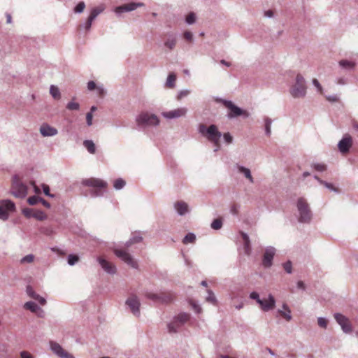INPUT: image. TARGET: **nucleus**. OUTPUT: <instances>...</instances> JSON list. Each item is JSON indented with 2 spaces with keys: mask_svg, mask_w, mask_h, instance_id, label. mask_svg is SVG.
I'll use <instances>...</instances> for the list:
<instances>
[{
  "mask_svg": "<svg viewBox=\"0 0 358 358\" xmlns=\"http://www.w3.org/2000/svg\"><path fill=\"white\" fill-rule=\"evenodd\" d=\"M125 185V182L124 179L120 178L113 182V187L115 190H120L124 188Z\"/></svg>",
  "mask_w": 358,
  "mask_h": 358,
  "instance_id": "f704fd0d",
  "label": "nucleus"
},
{
  "mask_svg": "<svg viewBox=\"0 0 358 358\" xmlns=\"http://www.w3.org/2000/svg\"><path fill=\"white\" fill-rule=\"evenodd\" d=\"M31 217L35 218L38 221H43L46 220L47 216L43 211L38 210L32 214Z\"/></svg>",
  "mask_w": 358,
  "mask_h": 358,
  "instance_id": "2f4dec72",
  "label": "nucleus"
},
{
  "mask_svg": "<svg viewBox=\"0 0 358 358\" xmlns=\"http://www.w3.org/2000/svg\"><path fill=\"white\" fill-rule=\"evenodd\" d=\"M34 260V256L31 254H29L22 257L21 260H20V263H21V264H31Z\"/></svg>",
  "mask_w": 358,
  "mask_h": 358,
  "instance_id": "c9c22d12",
  "label": "nucleus"
},
{
  "mask_svg": "<svg viewBox=\"0 0 358 358\" xmlns=\"http://www.w3.org/2000/svg\"><path fill=\"white\" fill-rule=\"evenodd\" d=\"M114 255L117 257L118 259L124 262V264L128 266L132 267V268H137V263L133 259L132 256L128 252H127L124 250L115 248L113 250Z\"/></svg>",
  "mask_w": 358,
  "mask_h": 358,
  "instance_id": "1a4fd4ad",
  "label": "nucleus"
},
{
  "mask_svg": "<svg viewBox=\"0 0 358 358\" xmlns=\"http://www.w3.org/2000/svg\"><path fill=\"white\" fill-rule=\"evenodd\" d=\"M271 124H272V120L269 117H264V129H265L266 136L271 135Z\"/></svg>",
  "mask_w": 358,
  "mask_h": 358,
  "instance_id": "c85d7f7f",
  "label": "nucleus"
},
{
  "mask_svg": "<svg viewBox=\"0 0 358 358\" xmlns=\"http://www.w3.org/2000/svg\"><path fill=\"white\" fill-rule=\"evenodd\" d=\"M85 120H87V125L90 127L93 124L92 120H93V114L92 113H87V115H85Z\"/></svg>",
  "mask_w": 358,
  "mask_h": 358,
  "instance_id": "bf43d9fd",
  "label": "nucleus"
},
{
  "mask_svg": "<svg viewBox=\"0 0 358 358\" xmlns=\"http://www.w3.org/2000/svg\"><path fill=\"white\" fill-rule=\"evenodd\" d=\"M208 292V296H206V301L212 303V304H216V297L213 294V292L211 289H208L206 291Z\"/></svg>",
  "mask_w": 358,
  "mask_h": 358,
  "instance_id": "58836bf2",
  "label": "nucleus"
},
{
  "mask_svg": "<svg viewBox=\"0 0 358 358\" xmlns=\"http://www.w3.org/2000/svg\"><path fill=\"white\" fill-rule=\"evenodd\" d=\"M312 167L319 172H324L325 170H327V166L322 163L314 164L312 165Z\"/></svg>",
  "mask_w": 358,
  "mask_h": 358,
  "instance_id": "37998d69",
  "label": "nucleus"
},
{
  "mask_svg": "<svg viewBox=\"0 0 358 358\" xmlns=\"http://www.w3.org/2000/svg\"><path fill=\"white\" fill-rule=\"evenodd\" d=\"M283 268L288 274H290L292 272V264H291V262L289 261L283 264Z\"/></svg>",
  "mask_w": 358,
  "mask_h": 358,
  "instance_id": "8fccbe9b",
  "label": "nucleus"
},
{
  "mask_svg": "<svg viewBox=\"0 0 358 358\" xmlns=\"http://www.w3.org/2000/svg\"><path fill=\"white\" fill-rule=\"evenodd\" d=\"M10 193L17 199H23L28 194V187L20 180L17 175L13 176Z\"/></svg>",
  "mask_w": 358,
  "mask_h": 358,
  "instance_id": "423d86ee",
  "label": "nucleus"
},
{
  "mask_svg": "<svg viewBox=\"0 0 358 358\" xmlns=\"http://www.w3.org/2000/svg\"><path fill=\"white\" fill-rule=\"evenodd\" d=\"M50 350L52 351V353H54L55 355L57 356L59 358H75L73 355L66 352V350L63 349L62 346L55 342H50Z\"/></svg>",
  "mask_w": 358,
  "mask_h": 358,
  "instance_id": "f8f14e48",
  "label": "nucleus"
},
{
  "mask_svg": "<svg viewBox=\"0 0 358 358\" xmlns=\"http://www.w3.org/2000/svg\"><path fill=\"white\" fill-rule=\"evenodd\" d=\"M15 210V204L10 199L0 201V220L6 221L9 218V213Z\"/></svg>",
  "mask_w": 358,
  "mask_h": 358,
  "instance_id": "6e6552de",
  "label": "nucleus"
},
{
  "mask_svg": "<svg viewBox=\"0 0 358 358\" xmlns=\"http://www.w3.org/2000/svg\"><path fill=\"white\" fill-rule=\"evenodd\" d=\"M187 113V108L182 107L168 112H163L162 116L166 120L178 119L179 117H185Z\"/></svg>",
  "mask_w": 358,
  "mask_h": 358,
  "instance_id": "4468645a",
  "label": "nucleus"
},
{
  "mask_svg": "<svg viewBox=\"0 0 358 358\" xmlns=\"http://www.w3.org/2000/svg\"><path fill=\"white\" fill-rule=\"evenodd\" d=\"M335 83L339 85H345L346 78H345L343 76L338 77L336 78V80H335Z\"/></svg>",
  "mask_w": 358,
  "mask_h": 358,
  "instance_id": "680f3d73",
  "label": "nucleus"
},
{
  "mask_svg": "<svg viewBox=\"0 0 358 358\" xmlns=\"http://www.w3.org/2000/svg\"><path fill=\"white\" fill-rule=\"evenodd\" d=\"M312 84L314 85L315 87H316L317 91L319 92V93H322L323 92V88L322 87L321 85L319 83V81L314 78L312 80Z\"/></svg>",
  "mask_w": 358,
  "mask_h": 358,
  "instance_id": "603ef678",
  "label": "nucleus"
},
{
  "mask_svg": "<svg viewBox=\"0 0 358 358\" xmlns=\"http://www.w3.org/2000/svg\"><path fill=\"white\" fill-rule=\"evenodd\" d=\"M182 324H180L178 322H171L167 324V329H169V332L171 334H174L178 331V329L180 328V326Z\"/></svg>",
  "mask_w": 358,
  "mask_h": 358,
  "instance_id": "7c9ffc66",
  "label": "nucleus"
},
{
  "mask_svg": "<svg viewBox=\"0 0 358 358\" xmlns=\"http://www.w3.org/2000/svg\"><path fill=\"white\" fill-rule=\"evenodd\" d=\"M26 293H27V295L29 296L30 298L38 301L41 306H44L46 303V300L36 294L30 285H27V287H26Z\"/></svg>",
  "mask_w": 358,
  "mask_h": 358,
  "instance_id": "5701e85b",
  "label": "nucleus"
},
{
  "mask_svg": "<svg viewBox=\"0 0 358 358\" xmlns=\"http://www.w3.org/2000/svg\"><path fill=\"white\" fill-rule=\"evenodd\" d=\"M83 146L87 149L90 154H94L96 152V147L92 140H85L83 141Z\"/></svg>",
  "mask_w": 358,
  "mask_h": 358,
  "instance_id": "c756f323",
  "label": "nucleus"
},
{
  "mask_svg": "<svg viewBox=\"0 0 358 358\" xmlns=\"http://www.w3.org/2000/svg\"><path fill=\"white\" fill-rule=\"evenodd\" d=\"M192 308H193L194 311L196 312V313H200L201 312V307L193 302L191 303Z\"/></svg>",
  "mask_w": 358,
  "mask_h": 358,
  "instance_id": "774afa93",
  "label": "nucleus"
},
{
  "mask_svg": "<svg viewBox=\"0 0 358 358\" xmlns=\"http://www.w3.org/2000/svg\"><path fill=\"white\" fill-rule=\"evenodd\" d=\"M307 93L306 80L301 74H296L294 81L290 85L289 94L294 99H304Z\"/></svg>",
  "mask_w": 358,
  "mask_h": 358,
  "instance_id": "f03ea898",
  "label": "nucleus"
},
{
  "mask_svg": "<svg viewBox=\"0 0 358 358\" xmlns=\"http://www.w3.org/2000/svg\"><path fill=\"white\" fill-rule=\"evenodd\" d=\"M24 308L30 310L32 313H36L41 310V308L38 305L33 301H28L24 304Z\"/></svg>",
  "mask_w": 358,
  "mask_h": 358,
  "instance_id": "bb28decb",
  "label": "nucleus"
},
{
  "mask_svg": "<svg viewBox=\"0 0 358 358\" xmlns=\"http://www.w3.org/2000/svg\"><path fill=\"white\" fill-rule=\"evenodd\" d=\"M85 8V3L83 1H80L76 6V7L74 8V11H75V13H80L84 10Z\"/></svg>",
  "mask_w": 358,
  "mask_h": 358,
  "instance_id": "a18cd8bd",
  "label": "nucleus"
},
{
  "mask_svg": "<svg viewBox=\"0 0 358 358\" xmlns=\"http://www.w3.org/2000/svg\"><path fill=\"white\" fill-rule=\"evenodd\" d=\"M296 212H298V221L301 223H309L313 217L310 208H309L308 203L306 199L299 198L296 200Z\"/></svg>",
  "mask_w": 358,
  "mask_h": 358,
  "instance_id": "20e7f679",
  "label": "nucleus"
},
{
  "mask_svg": "<svg viewBox=\"0 0 358 358\" xmlns=\"http://www.w3.org/2000/svg\"><path fill=\"white\" fill-rule=\"evenodd\" d=\"M334 319L336 320V322L341 325V329L345 334H349L352 332V326L350 325V321L348 319L341 313H335Z\"/></svg>",
  "mask_w": 358,
  "mask_h": 358,
  "instance_id": "2eb2a0df",
  "label": "nucleus"
},
{
  "mask_svg": "<svg viewBox=\"0 0 358 358\" xmlns=\"http://www.w3.org/2000/svg\"><path fill=\"white\" fill-rule=\"evenodd\" d=\"M97 262H99V265H101V268L106 271V273L108 274H114L116 272V267H115L114 264L110 262H108L106 259L102 257L97 258Z\"/></svg>",
  "mask_w": 358,
  "mask_h": 358,
  "instance_id": "6ab92c4d",
  "label": "nucleus"
},
{
  "mask_svg": "<svg viewBox=\"0 0 358 358\" xmlns=\"http://www.w3.org/2000/svg\"><path fill=\"white\" fill-rule=\"evenodd\" d=\"M235 169H236V171H238L239 174L244 176L245 178L248 180L249 182L253 184L254 179L251 175V171L249 169V168L242 165L236 164L235 165Z\"/></svg>",
  "mask_w": 358,
  "mask_h": 358,
  "instance_id": "412c9836",
  "label": "nucleus"
},
{
  "mask_svg": "<svg viewBox=\"0 0 358 358\" xmlns=\"http://www.w3.org/2000/svg\"><path fill=\"white\" fill-rule=\"evenodd\" d=\"M176 83V75L173 74V73H171L167 76L166 79V83H165V85H166L169 88H173L174 83Z\"/></svg>",
  "mask_w": 358,
  "mask_h": 358,
  "instance_id": "72a5a7b5",
  "label": "nucleus"
},
{
  "mask_svg": "<svg viewBox=\"0 0 358 358\" xmlns=\"http://www.w3.org/2000/svg\"><path fill=\"white\" fill-rule=\"evenodd\" d=\"M263 312H269L275 307V299L271 294H268L267 299L257 301Z\"/></svg>",
  "mask_w": 358,
  "mask_h": 358,
  "instance_id": "dca6fc26",
  "label": "nucleus"
},
{
  "mask_svg": "<svg viewBox=\"0 0 358 358\" xmlns=\"http://www.w3.org/2000/svg\"><path fill=\"white\" fill-rule=\"evenodd\" d=\"M222 227V221L220 219H215L211 224V228L215 230H219Z\"/></svg>",
  "mask_w": 358,
  "mask_h": 358,
  "instance_id": "79ce46f5",
  "label": "nucleus"
},
{
  "mask_svg": "<svg viewBox=\"0 0 358 358\" xmlns=\"http://www.w3.org/2000/svg\"><path fill=\"white\" fill-rule=\"evenodd\" d=\"M20 358H34V357L30 352L22 350L20 352Z\"/></svg>",
  "mask_w": 358,
  "mask_h": 358,
  "instance_id": "6e6d98bb",
  "label": "nucleus"
},
{
  "mask_svg": "<svg viewBox=\"0 0 358 358\" xmlns=\"http://www.w3.org/2000/svg\"><path fill=\"white\" fill-rule=\"evenodd\" d=\"M190 90H182L180 92H179V94H178V99H181L188 96Z\"/></svg>",
  "mask_w": 358,
  "mask_h": 358,
  "instance_id": "5fc2aeb1",
  "label": "nucleus"
},
{
  "mask_svg": "<svg viewBox=\"0 0 358 358\" xmlns=\"http://www.w3.org/2000/svg\"><path fill=\"white\" fill-rule=\"evenodd\" d=\"M338 66L343 70L351 71L354 70L356 64L352 60L341 59L338 62Z\"/></svg>",
  "mask_w": 358,
  "mask_h": 358,
  "instance_id": "393cba45",
  "label": "nucleus"
},
{
  "mask_svg": "<svg viewBox=\"0 0 358 358\" xmlns=\"http://www.w3.org/2000/svg\"><path fill=\"white\" fill-rule=\"evenodd\" d=\"M194 241H196V236L194 233H187L185 238H183V240H182V243L183 244L194 243Z\"/></svg>",
  "mask_w": 358,
  "mask_h": 358,
  "instance_id": "473e14b6",
  "label": "nucleus"
},
{
  "mask_svg": "<svg viewBox=\"0 0 358 358\" xmlns=\"http://www.w3.org/2000/svg\"><path fill=\"white\" fill-rule=\"evenodd\" d=\"M173 209L179 216H184L190 211L189 206L183 201H179L173 203Z\"/></svg>",
  "mask_w": 358,
  "mask_h": 358,
  "instance_id": "a211bd4d",
  "label": "nucleus"
},
{
  "mask_svg": "<svg viewBox=\"0 0 358 358\" xmlns=\"http://www.w3.org/2000/svg\"><path fill=\"white\" fill-rule=\"evenodd\" d=\"M317 322H318L319 327L327 329V320L325 317H319L318 319H317Z\"/></svg>",
  "mask_w": 358,
  "mask_h": 358,
  "instance_id": "c03bdc74",
  "label": "nucleus"
},
{
  "mask_svg": "<svg viewBox=\"0 0 358 358\" xmlns=\"http://www.w3.org/2000/svg\"><path fill=\"white\" fill-rule=\"evenodd\" d=\"M319 184L320 185H322L323 186L326 187V188H327V189L330 190V191H334V192H337V189H336L333 185L329 183V182H327L324 180H319Z\"/></svg>",
  "mask_w": 358,
  "mask_h": 358,
  "instance_id": "49530a36",
  "label": "nucleus"
},
{
  "mask_svg": "<svg viewBox=\"0 0 358 358\" xmlns=\"http://www.w3.org/2000/svg\"><path fill=\"white\" fill-rule=\"evenodd\" d=\"M249 298H250L253 300H255V301H259L262 300L259 298V295L258 294V293L257 292H251L250 295H249Z\"/></svg>",
  "mask_w": 358,
  "mask_h": 358,
  "instance_id": "0e129e2a",
  "label": "nucleus"
},
{
  "mask_svg": "<svg viewBox=\"0 0 358 358\" xmlns=\"http://www.w3.org/2000/svg\"><path fill=\"white\" fill-rule=\"evenodd\" d=\"M96 90L97 92V94L100 96H103L106 94V90H104L103 86H99L96 89L94 90Z\"/></svg>",
  "mask_w": 358,
  "mask_h": 358,
  "instance_id": "69168bd1",
  "label": "nucleus"
},
{
  "mask_svg": "<svg viewBox=\"0 0 358 358\" xmlns=\"http://www.w3.org/2000/svg\"><path fill=\"white\" fill-rule=\"evenodd\" d=\"M98 86L96 85V83L93 80H90L87 83V88L89 91H92L97 88Z\"/></svg>",
  "mask_w": 358,
  "mask_h": 358,
  "instance_id": "13d9d810",
  "label": "nucleus"
},
{
  "mask_svg": "<svg viewBox=\"0 0 358 358\" xmlns=\"http://www.w3.org/2000/svg\"><path fill=\"white\" fill-rule=\"evenodd\" d=\"M22 213H23L24 216H25L27 218H30L32 215V210L31 208H24L23 210H22Z\"/></svg>",
  "mask_w": 358,
  "mask_h": 358,
  "instance_id": "e2e57ef3",
  "label": "nucleus"
},
{
  "mask_svg": "<svg viewBox=\"0 0 358 358\" xmlns=\"http://www.w3.org/2000/svg\"><path fill=\"white\" fill-rule=\"evenodd\" d=\"M40 134H41L43 137L54 136L57 135V130L48 124H43L40 127Z\"/></svg>",
  "mask_w": 358,
  "mask_h": 358,
  "instance_id": "aec40b11",
  "label": "nucleus"
},
{
  "mask_svg": "<svg viewBox=\"0 0 358 358\" xmlns=\"http://www.w3.org/2000/svg\"><path fill=\"white\" fill-rule=\"evenodd\" d=\"M242 238H243V241H244L245 248H246V250H249V248H250L249 236H248L247 234L242 232Z\"/></svg>",
  "mask_w": 358,
  "mask_h": 358,
  "instance_id": "de8ad7c7",
  "label": "nucleus"
},
{
  "mask_svg": "<svg viewBox=\"0 0 358 358\" xmlns=\"http://www.w3.org/2000/svg\"><path fill=\"white\" fill-rule=\"evenodd\" d=\"M275 255V248L272 246L266 248L264 252L263 260H262V265L264 268H270L272 266V260Z\"/></svg>",
  "mask_w": 358,
  "mask_h": 358,
  "instance_id": "ddd939ff",
  "label": "nucleus"
},
{
  "mask_svg": "<svg viewBox=\"0 0 358 358\" xmlns=\"http://www.w3.org/2000/svg\"><path fill=\"white\" fill-rule=\"evenodd\" d=\"M105 8L106 6L104 4H101L92 8L86 22H93L96 17L100 15L105 10Z\"/></svg>",
  "mask_w": 358,
  "mask_h": 358,
  "instance_id": "4be33fe9",
  "label": "nucleus"
},
{
  "mask_svg": "<svg viewBox=\"0 0 358 358\" xmlns=\"http://www.w3.org/2000/svg\"><path fill=\"white\" fill-rule=\"evenodd\" d=\"M79 261V257L76 255H69L68 256V264L72 266L77 264Z\"/></svg>",
  "mask_w": 358,
  "mask_h": 358,
  "instance_id": "a19ab883",
  "label": "nucleus"
},
{
  "mask_svg": "<svg viewBox=\"0 0 358 358\" xmlns=\"http://www.w3.org/2000/svg\"><path fill=\"white\" fill-rule=\"evenodd\" d=\"M142 239L143 238L141 237V236H134L131 237V238H130L128 241H129L131 242H134L136 243H138L141 241Z\"/></svg>",
  "mask_w": 358,
  "mask_h": 358,
  "instance_id": "338daca9",
  "label": "nucleus"
},
{
  "mask_svg": "<svg viewBox=\"0 0 358 358\" xmlns=\"http://www.w3.org/2000/svg\"><path fill=\"white\" fill-rule=\"evenodd\" d=\"M278 313H279L282 317L285 319L286 322H289L292 320L290 308L286 303H283V305H282V309L278 310Z\"/></svg>",
  "mask_w": 358,
  "mask_h": 358,
  "instance_id": "b1692460",
  "label": "nucleus"
},
{
  "mask_svg": "<svg viewBox=\"0 0 358 358\" xmlns=\"http://www.w3.org/2000/svg\"><path fill=\"white\" fill-rule=\"evenodd\" d=\"M92 24H81L79 26V31H85L87 32L90 29V26Z\"/></svg>",
  "mask_w": 358,
  "mask_h": 358,
  "instance_id": "052dcab7",
  "label": "nucleus"
},
{
  "mask_svg": "<svg viewBox=\"0 0 358 358\" xmlns=\"http://www.w3.org/2000/svg\"><path fill=\"white\" fill-rule=\"evenodd\" d=\"M42 189H43V193H44V194H45V196H48L50 198L55 197V195H53L52 194L49 192V187H48V185H47L45 184L42 185Z\"/></svg>",
  "mask_w": 358,
  "mask_h": 358,
  "instance_id": "864d4df0",
  "label": "nucleus"
},
{
  "mask_svg": "<svg viewBox=\"0 0 358 358\" xmlns=\"http://www.w3.org/2000/svg\"><path fill=\"white\" fill-rule=\"evenodd\" d=\"M222 136L224 137V141L227 144H231L233 142V137L229 132L224 133Z\"/></svg>",
  "mask_w": 358,
  "mask_h": 358,
  "instance_id": "3c124183",
  "label": "nucleus"
},
{
  "mask_svg": "<svg viewBox=\"0 0 358 358\" xmlns=\"http://www.w3.org/2000/svg\"><path fill=\"white\" fill-rule=\"evenodd\" d=\"M81 184L85 187H89L92 189L90 191V194L94 197L103 196L108 186V183L106 181L96 178L85 179L81 182Z\"/></svg>",
  "mask_w": 358,
  "mask_h": 358,
  "instance_id": "f257e3e1",
  "label": "nucleus"
},
{
  "mask_svg": "<svg viewBox=\"0 0 358 358\" xmlns=\"http://www.w3.org/2000/svg\"><path fill=\"white\" fill-rule=\"evenodd\" d=\"M138 126H157L159 124V118L154 114L148 112H143L138 114L136 118Z\"/></svg>",
  "mask_w": 358,
  "mask_h": 358,
  "instance_id": "0eeeda50",
  "label": "nucleus"
},
{
  "mask_svg": "<svg viewBox=\"0 0 358 358\" xmlns=\"http://www.w3.org/2000/svg\"><path fill=\"white\" fill-rule=\"evenodd\" d=\"M50 94L55 100H59L61 98V92H59V88L54 85L50 87Z\"/></svg>",
  "mask_w": 358,
  "mask_h": 358,
  "instance_id": "cd10ccee",
  "label": "nucleus"
},
{
  "mask_svg": "<svg viewBox=\"0 0 358 358\" xmlns=\"http://www.w3.org/2000/svg\"><path fill=\"white\" fill-rule=\"evenodd\" d=\"M165 47L169 48V50L173 49L174 46H176V38L170 37L167 38L166 41H165Z\"/></svg>",
  "mask_w": 358,
  "mask_h": 358,
  "instance_id": "4c0bfd02",
  "label": "nucleus"
},
{
  "mask_svg": "<svg viewBox=\"0 0 358 358\" xmlns=\"http://www.w3.org/2000/svg\"><path fill=\"white\" fill-rule=\"evenodd\" d=\"M124 304H126V306H127L132 315L136 317H139V315H141V313H139L141 303L139 302V299L136 295H131L128 296L126 301H124Z\"/></svg>",
  "mask_w": 358,
  "mask_h": 358,
  "instance_id": "9b49d317",
  "label": "nucleus"
},
{
  "mask_svg": "<svg viewBox=\"0 0 358 358\" xmlns=\"http://www.w3.org/2000/svg\"><path fill=\"white\" fill-rule=\"evenodd\" d=\"M196 20V14L191 12L187 15L185 22H195Z\"/></svg>",
  "mask_w": 358,
  "mask_h": 358,
  "instance_id": "09e8293b",
  "label": "nucleus"
},
{
  "mask_svg": "<svg viewBox=\"0 0 358 358\" xmlns=\"http://www.w3.org/2000/svg\"><path fill=\"white\" fill-rule=\"evenodd\" d=\"M189 320V315L186 313H180L177 316L173 317V322H178L180 324H184Z\"/></svg>",
  "mask_w": 358,
  "mask_h": 358,
  "instance_id": "a878e982",
  "label": "nucleus"
},
{
  "mask_svg": "<svg viewBox=\"0 0 358 358\" xmlns=\"http://www.w3.org/2000/svg\"><path fill=\"white\" fill-rule=\"evenodd\" d=\"M143 6L144 3L141 2H129L127 3L116 6L113 9V11L117 17H120L124 13L133 11L136 8L142 7Z\"/></svg>",
  "mask_w": 358,
  "mask_h": 358,
  "instance_id": "9d476101",
  "label": "nucleus"
},
{
  "mask_svg": "<svg viewBox=\"0 0 358 358\" xmlns=\"http://www.w3.org/2000/svg\"><path fill=\"white\" fill-rule=\"evenodd\" d=\"M183 38H185V41L192 43V34L189 31H185V34H183Z\"/></svg>",
  "mask_w": 358,
  "mask_h": 358,
  "instance_id": "4d7b16f0",
  "label": "nucleus"
},
{
  "mask_svg": "<svg viewBox=\"0 0 358 358\" xmlns=\"http://www.w3.org/2000/svg\"><path fill=\"white\" fill-rule=\"evenodd\" d=\"M66 109L71 111H77L79 110V103L71 101L66 104Z\"/></svg>",
  "mask_w": 358,
  "mask_h": 358,
  "instance_id": "ea45409f",
  "label": "nucleus"
},
{
  "mask_svg": "<svg viewBox=\"0 0 358 358\" xmlns=\"http://www.w3.org/2000/svg\"><path fill=\"white\" fill-rule=\"evenodd\" d=\"M43 200H44V199L35 195V196H29V198H28V199H27V203H28V204H29L31 206H34L35 204L40 203Z\"/></svg>",
  "mask_w": 358,
  "mask_h": 358,
  "instance_id": "e433bc0d",
  "label": "nucleus"
},
{
  "mask_svg": "<svg viewBox=\"0 0 358 358\" xmlns=\"http://www.w3.org/2000/svg\"><path fill=\"white\" fill-rule=\"evenodd\" d=\"M216 102L222 103L227 108H228L230 112L227 114V117L228 119H234L238 116H243L244 117H249V113L242 110L238 106L234 105L233 102L227 99H222L221 98L216 99Z\"/></svg>",
  "mask_w": 358,
  "mask_h": 358,
  "instance_id": "39448f33",
  "label": "nucleus"
},
{
  "mask_svg": "<svg viewBox=\"0 0 358 358\" xmlns=\"http://www.w3.org/2000/svg\"><path fill=\"white\" fill-rule=\"evenodd\" d=\"M198 131L202 136H205L208 141L215 145L216 148L214 152H217L219 150V140L220 139L222 134L218 131L216 125L211 124L206 127L203 124H200L198 127Z\"/></svg>",
  "mask_w": 358,
  "mask_h": 358,
  "instance_id": "7ed1b4c3",
  "label": "nucleus"
},
{
  "mask_svg": "<svg viewBox=\"0 0 358 358\" xmlns=\"http://www.w3.org/2000/svg\"><path fill=\"white\" fill-rule=\"evenodd\" d=\"M352 137L350 135L345 134L341 138V141L338 142V150L341 154H346L352 148Z\"/></svg>",
  "mask_w": 358,
  "mask_h": 358,
  "instance_id": "f3484780",
  "label": "nucleus"
}]
</instances>
